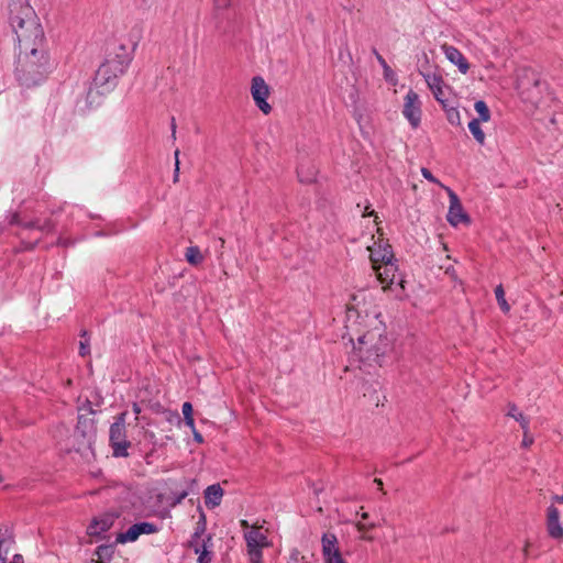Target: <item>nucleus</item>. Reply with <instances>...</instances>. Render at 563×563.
<instances>
[{
  "label": "nucleus",
  "instance_id": "obj_1",
  "mask_svg": "<svg viewBox=\"0 0 563 563\" xmlns=\"http://www.w3.org/2000/svg\"><path fill=\"white\" fill-rule=\"evenodd\" d=\"M9 24L15 34L18 49L30 53L45 46L43 27L27 0L10 1Z\"/></svg>",
  "mask_w": 563,
  "mask_h": 563
},
{
  "label": "nucleus",
  "instance_id": "obj_2",
  "mask_svg": "<svg viewBox=\"0 0 563 563\" xmlns=\"http://www.w3.org/2000/svg\"><path fill=\"white\" fill-rule=\"evenodd\" d=\"M48 73V56L45 47H37L27 53L19 49L15 66V76L24 87H33L41 84Z\"/></svg>",
  "mask_w": 563,
  "mask_h": 563
},
{
  "label": "nucleus",
  "instance_id": "obj_3",
  "mask_svg": "<svg viewBox=\"0 0 563 563\" xmlns=\"http://www.w3.org/2000/svg\"><path fill=\"white\" fill-rule=\"evenodd\" d=\"M362 361L383 365L384 357L391 351V342L382 327H375L357 336L354 345Z\"/></svg>",
  "mask_w": 563,
  "mask_h": 563
},
{
  "label": "nucleus",
  "instance_id": "obj_4",
  "mask_svg": "<svg viewBox=\"0 0 563 563\" xmlns=\"http://www.w3.org/2000/svg\"><path fill=\"white\" fill-rule=\"evenodd\" d=\"M126 411L119 413L110 426L109 442L112 448V454L115 457L129 456L128 450L131 446V442L126 437Z\"/></svg>",
  "mask_w": 563,
  "mask_h": 563
},
{
  "label": "nucleus",
  "instance_id": "obj_5",
  "mask_svg": "<svg viewBox=\"0 0 563 563\" xmlns=\"http://www.w3.org/2000/svg\"><path fill=\"white\" fill-rule=\"evenodd\" d=\"M545 86L539 75L532 69H522L518 76L517 87L527 100L537 103L540 100L542 88Z\"/></svg>",
  "mask_w": 563,
  "mask_h": 563
},
{
  "label": "nucleus",
  "instance_id": "obj_6",
  "mask_svg": "<svg viewBox=\"0 0 563 563\" xmlns=\"http://www.w3.org/2000/svg\"><path fill=\"white\" fill-rule=\"evenodd\" d=\"M126 69V59L123 62H113L106 59L96 71L93 82L97 87L114 86L117 78Z\"/></svg>",
  "mask_w": 563,
  "mask_h": 563
},
{
  "label": "nucleus",
  "instance_id": "obj_7",
  "mask_svg": "<svg viewBox=\"0 0 563 563\" xmlns=\"http://www.w3.org/2000/svg\"><path fill=\"white\" fill-rule=\"evenodd\" d=\"M444 189L450 199L449 211L446 214L448 222L453 227H457L461 223L470 224L471 218L465 212L459 196L450 187H444Z\"/></svg>",
  "mask_w": 563,
  "mask_h": 563
},
{
  "label": "nucleus",
  "instance_id": "obj_8",
  "mask_svg": "<svg viewBox=\"0 0 563 563\" xmlns=\"http://www.w3.org/2000/svg\"><path fill=\"white\" fill-rule=\"evenodd\" d=\"M321 544L324 563H345L343 552L334 533H323Z\"/></svg>",
  "mask_w": 563,
  "mask_h": 563
},
{
  "label": "nucleus",
  "instance_id": "obj_9",
  "mask_svg": "<svg viewBox=\"0 0 563 563\" xmlns=\"http://www.w3.org/2000/svg\"><path fill=\"white\" fill-rule=\"evenodd\" d=\"M251 563H261L262 548L266 547L267 538L260 529L253 528L244 536Z\"/></svg>",
  "mask_w": 563,
  "mask_h": 563
},
{
  "label": "nucleus",
  "instance_id": "obj_10",
  "mask_svg": "<svg viewBox=\"0 0 563 563\" xmlns=\"http://www.w3.org/2000/svg\"><path fill=\"white\" fill-rule=\"evenodd\" d=\"M251 93L257 108L264 113L268 114L272 111L271 104L267 102L269 96V87L261 76H255L252 79Z\"/></svg>",
  "mask_w": 563,
  "mask_h": 563
},
{
  "label": "nucleus",
  "instance_id": "obj_11",
  "mask_svg": "<svg viewBox=\"0 0 563 563\" xmlns=\"http://www.w3.org/2000/svg\"><path fill=\"white\" fill-rule=\"evenodd\" d=\"M402 114L413 129L419 126L421 121V103L418 93L413 90H409L405 96Z\"/></svg>",
  "mask_w": 563,
  "mask_h": 563
},
{
  "label": "nucleus",
  "instance_id": "obj_12",
  "mask_svg": "<svg viewBox=\"0 0 563 563\" xmlns=\"http://www.w3.org/2000/svg\"><path fill=\"white\" fill-rule=\"evenodd\" d=\"M118 518L119 514L114 511H108L98 517H95L90 525L87 527V533L95 537L101 536L113 526Z\"/></svg>",
  "mask_w": 563,
  "mask_h": 563
},
{
  "label": "nucleus",
  "instance_id": "obj_13",
  "mask_svg": "<svg viewBox=\"0 0 563 563\" xmlns=\"http://www.w3.org/2000/svg\"><path fill=\"white\" fill-rule=\"evenodd\" d=\"M158 529L154 523L151 522H137L132 525L125 532H121L117 536V542L125 543L135 541L141 534H151L156 532Z\"/></svg>",
  "mask_w": 563,
  "mask_h": 563
},
{
  "label": "nucleus",
  "instance_id": "obj_14",
  "mask_svg": "<svg viewBox=\"0 0 563 563\" xmlns=\"http://www.w3.org/2000/svg\"><path fill=\"white\" fill-rule=\"evenodd\" d=\"M547 530L551 538L561 539L563 538V527L560 522L559 509L551 505L547 510Z\"/></svg>",
  "mask_w": 563,
  "mask_h": 563
},
{
  "label": "nucleus",
  "instance_id": "obj_15",
  "mask_svg": "<svg viewBox=\"0 0 563 563\" xmlns=\"http://www.w3.org/2000/svg\"><path fill=\"white\" fill-rule=\"evenodd\" d=\"M395 262L396 260L373 267L376 272L378 280L382 284L391 286L394 283H396L398 267Z\"/></svg>",
  "mask_w": 563,
  "mask_h": 563
},
{
  "label": "nucleus",
  "instance_id": "obj_16",
  "mask_svg": "<svg viewBox=\"0 0 563 563\" xmlns=\"http://www.w3.org/2000/svg\"><path fill=\"white\" fill-rule=\"evenodd\" d=\"M373 267L386 262L395 261L393 249L388 243L380 241L377 247H369Z\"/></svg>",
  "mask_w": 563,
  "mask_h": 563
},
{
  "label": "nucleus",
  "instance_id": "obj_17",
  "mask_svg": "<svg viewBox=\"0 0 563 563\" xmlns=\"http://www.w3.org/2000/svg\"><path fill=\"white\" fill-rule=\"evenodd\" d=\"M445 57L454 65L457 66L462 74H466L470 69V65L464 55L452 45L442 46Z\"/></svg>",
  "mask_w": 563,
  "mask_h": 563
},
{
  "label": "nucleus",
  "instance_id": "obj_18",
  "mask_svg": "<svg viewBox=\"0 0 563 563\" xmlns=\"http://www.w3.org/2000/svg\"><path fill=\"white\" fill-rule=\"evenodd\" d=\"M424 79L428 84V87L431 89L434 98L437 101H439L441 104H444L446 102V99H444V91L442 88L443 79L440 75L437 74H427L424 75Z\"/></svg>",
  "mask_w": 563,
  "mask_h": 563
},
{
  "label": "nucleus",
  "instance_id": "obj_19",
  "mask_svg": "<svg viewBox=\"0 0 563 563\" xmlns=\"http://www.w3.org/2000/svg\"><path fill=\"white\" fill-rule=\"evenodd\" d=\"M89 415L79 413L76 430L84 438H90L96 433V421L92 418L88 417Z\"/></svg>",
  "mask_w": 563,
  "mask_h": 563
},
{
  "label": "nucleus",
  "instance_id": "obj_20",
  "mask_svg": "<svg viewBox=\"0 0 563 563\" xmlns=\"http://www.w3.org/2000/svg\"><path fill=\"white\" fill-rule=\"evenodd\" d=\"M223 489L219 484H212L205 490V504L208 508H214L221 504Z\"/></svg>",
  "mask_w": 563,
  "mask_h": 563
},
{
  "label": "nucleus",
  "instance_id": "obj_21",
  "mask_svg": "<svg viewBox=\"0 0 563 563\" xmlns=\"http://www.w3.org/2000/svg\"><path fill=\"white\" fill-rule=\"evenodd\" d=\"M185 257L191 265H199L203 261V255L198 246H189L186 249Z\"/></svg>",
  "mask_w": 563,
  "mask_h": 563
},
{
  "label": "nucleus",
  "instance_id": "obj_22",
  "mask_svg": "<svg viewBox=\"0 0 563 563\" xmlns=\"http://www.w3.org/2000/svg\"><path fill=\"white\" fill-rule=\"evenodd\" d=\"M481 121L479 119H473L470 123H468V129L471 131V133L473 134L474 139L481 144V145H484L485 143V133L483 132V130L481 129Z\"/></svg>",
  "mask_w": 563,
  "mask_h": 563
},
{
  "label": "nucleus",
  "instance_id": "obj_23",
  "mask_svg": "<svg viewBox=\"0 0 563 563\" xmlns=\"http://www.w3.org/2000/svg\"><path fill=\"white\" fill-rule=\"evenodd\" d=\"M442 107L445 111L448 121L452 125H460L461 124V115H460V111L457 110V108L449 106L448 101L444 104H442Z\"/></svg>",
  "mask_w": 563,
  "mask_h": 563
},
{
  "label": "nucleus",
  "instance_id": "obj_24",
  "mask_svg": "<svg viewBox=\"0 0 563 563\" xmlns=\"http://www.w3.org/2000/svg\"><path fill=\"white\" fill-rule=\"evenodd\" d=\"M508 416L518 421L522 429L529 428V420L521 412H519L515 404L509 405Z\"/></svg>",
  "mask_w": 563,
  "mask_h": 563
},
{
  "label": "nucleus",
  "instance_id": "obj_25",
  "mask_svg": "<svg viewBox=\"0 0 563 563\" xmlns=\"http://www.w3.org/2000/svg\"><path fill=\"white\" fill-rule=\"evenodd\" d=\"M474 108H475L476 112L478 113L477 119H479V121H483V122L489 121L490 111L485 101H483V100L476 101Z\"/></svg>",
  "mask_w": 563,
  "mask_h": 563
},
{
  "label": "nucleus",
  "instance_id": "obj_26",
  "mask_svg": "<svg viewBox=\"0 0 563 563\" xmlns=\"http://www.w3.org/2000/svg\"><path fill=\"white\" fill-rule=\"evenodd\" d=\"M197 486V482L195 479L189 481V488L183 489L181 492L174 493V500L172 503L173 506L180 504L191 492L195 490Z\"/></svg>",
  "mask_w": 563,
  "mask_h": 563
},
{
  "label": "nucleus",
  "instance_id": "obj_27",
  "mask_svg": "<svg viewBox=\"0 0 563 563\" xmlns=\"http://www.w3.org/2000/svg\"><path fill=\"white\" fill-rule=\"evenodd\" d=\"M118 52L115 53L114 57H111L109 55L108 59H112L113 62H123V59H126V67L129 66L131 62V55L128 52L126 47L122 44L118 46Z\"/></svg>",
  "mask_w": 563,
  "mask_h": 563
},
{
  "label": "nucleus",
  "instance_id": "obj_28",
  "mask_svg": "<svg viewBox=\"0 0 563 563\" xmlns=\"http://www.w3.org/2000/svg\"><path fill=\"white\" fill-rule=\"evenodd\" d=\"M495 296L497 299V302L500 307V309L504 312H508L510 310V306L508 305L506 298H505V291L501 285H498L495 289Z\"/></svg>",
  "mask_w": 563,
  "mask_h": 563
},
{
  "label": "nucleus",
  "instance_id": "obj_29",
  "mask_svg": "<svg viewBox=\"0 0 563 563\" xmlns=\"http://www.w3.org/2000/svg\"><path fill=\"white\" fill-rule=\"evenodd\" d=\"M56 228V223L51 219H45L44 221H41L38 219V227L37 230L41 232L49 233L53 232Z\"/></svg>",
  "mask_w": 563,
  "mask_h": 563
},
{
  "label": "nucleus",
  "instance_id": "obj_30",
  "mask_svg": "<svg viewBox=\"0 0 563 563\" xmlns=\"http://www.w3.org/2000/svg\"><path fill=\"white\" fill-rule=\"evenodd\" d=\"M202 550L200 551V548H196L195 552L199 553L198 556V563H209L211 561V552L207 550L206 544L203 543L201 545Z\"/></svg>",
  "mask_w": 563,
  "mask_h": 563
},
{
  "label": "nucleus",
  "instance_id": "obj_31",
  "mask_svg": "<svg viewBox=\"0 0 563 563\" xmlns=\"http://www.w3.org/2000/svg\"><path fill=\"white\" fill-rule=\"evenodd\" d=\"M112 552V548L110 545H101L97 550V554L99 560H92V563H103L102 559L107 558Z\"/></svg>",
  "mask_w": 563,
  "mask_h": 563
},
{
  "label": "nucleus",
  "instance_id": "obj_32",
  "mask_svg": "<svg viewBox=\"0 0 563 563\" xmlns=\"http://www.w3.org/2000/svg\"><path fill=\"white\" fill-rule=\"evenodd\" d=\"M421 174H422V176H423L426 179H428L429 181H431V183H433V184H438V185H440L442 188H444V187H445L444 185H442V184H441V183H440V181H439V180H438V179L432 175V173H431L428 168L422 167V168H421Z\"/></svg>",
  "mask_w": 563,
  "mask_h": 563
},
{
  "label": "nucleus",
  "instance_id": "obj_33",
  "mask_svg": "<svg viewBox=\"0 0 563 563\" xmlns=\"http://www.w3.org/2000/svg\"><path fill=\"white\" fill-rule=\"evenodd\" d=\"M378 63L380 64L382 68L384 69V76L386 79L389 78V76L393 74L391 68L385 60V58L382 55H378Z\"/></svg>",
  "mask_w": 563,
  "mask_h": 563
},
{
  "label": "nucleus",
  "instance_id": "obj_34",
  "mask_svg": "<svg viewBox=\"0 0 563 563\" xmlns=\"http://www.w3.org/2000/svg\"><path fill=\"white\" fill-rule=\"evenodd\" d=\"M90 344H89V339H85V340H81L79 342V355L80 356H86L90 353Z\"/></svg>",
  "mask_w": 563,
  "mask_h": 563
},
{
  "label": "nucleus",
  "instance_id": "obj_35",
  "mask_svg": "<svg viewBox=\"0 0 563 563\" xmlns=\"http://www.w3.org/2000/svg\"><path fill=\"white\" fill-rule=\"evenodd\" d=\"M81 411H86V415L97 413V410L92 408V404L88 399L82 404V406L79 407V413H82Z\"/></svg>",
  "mask_w": 563,
  "mask_h": 563
},
{
  "label": "nucleus",
  "instance_id": "obj_36",
  "mask_svg": "<svg viewBox=\"0 0 563 563\" xmlns=\"http://www.w3.org/2000/svg\"><path fill=\"white\" fill-rule=\"evenodd\" d=\"M179 150L177 148L175 152H174V156H175V169H174V183H177L178 181V177H179Z\"/></svg>",
  "mask_w": 563,
  "mask_h": 563
},
{
  "label": "nucleus",
  "instance_id": "obj_37",
  "mask_svg": "<svg viewBox=\"0 0 563 563\" xmlns=\"http://www.w3.org/2000/svg\"><path fill=\"white\" fill-rule=\"evenodd\" d=\"M22 229H25V230H33V229H36L37 230V227H38V219H35V220H22V223L20 225Z\"/></svg>",
  "mask_w": 563,
  "mask_h": 563
},
{
  "label": "nucleus",
  "instance_id": "obj_38",
  "mask_svg": "<svg viewBox=\"0 0 563 563\" xmlns=\"http://www.w3.org/2000/svg\"><path fill=\"white\" fill-rule=\"evenodd\" d=\"M290 561L298 562L302 561L303 563H309L307 556L302 555L298 550H292L290 553Z\"/></svg>",
  "mask_w": 563,
  "mask_h": 563
},
{
  "label": "nucleus",
  "instance_id": "obj_39",
  "mask_svg": "<svg viewBox=\"0 0 563 563\" xmlns=\"http://www.w3.org/2000/svg\"><path fill=\"white\" fill-rule=\"evenodd\" d=\"M181 411H183L184 418L192 417V412H194L192 405L188 401L184 402Z\"/></svg>",
  "mask_w": 563,
  "mask_h": 563
},
{
  "label": "nucleus",
  "instance_id": "obj_40",
  "mask_svg": "<svg viewBox=\"0 0 563 563\" xmlns=\"http://www.w3.org/2000/svg\"><path fill=\"white\" fill-rule=\"evenodd\" d=\"M22 219L20 218V214L18 212L11 213L9 216V224L10 225H21Z\"/></svg>",
  "mask_w": 563,
  "mask_h": 563
},
{
  "label": "nucleus",
  "instance_id": "obj_41",
  "mask_svg": "<svg viewBox=\"0 0 563 563\" xmlns=\"http://www.w3.org/2000/svg\"><path fill=\"white\" fill-rule=\"evenodd\" d=\"M522 430H523L522 445L525 448H528V446H530L533 443V439L529 435V428L528 429H522Z\"/></svg>",
  "mask_w": 563,
  "mask_h": 563
},
{
  "label": "nucleus",
  "instance_id": "obj_42",
  "mask_svg": "<svg viewBox=\"0 0 563 563\" xmlns=\"http://www.w3.org/2000/svg\"><path fill=\"white\" fill-rule=\"evenodd\" d=\"M137 5L143 10H148L155 2V0H136Z\"/></svg>",
  "mask_w": 563,
  "mask_h": 563
},
{
  "label": "nucleus",
  "instance_id": "obj_43",
  "mask_svg": "<svg viewBox=\"0 0 563 563\" xmlns=\"http://www.w3.org/2000/svg\"><path fill=\"white\" fill-rule=\"evenodd\" d=\"M452 280H457V275H456V271L454 268V266L450 265L445 268V272H444Z\"/></svg>",
  "mask_w": 563,
  "mask_h": 563
},
{
  "label": "nucleus",
  "instance_id": "obj_44",
  "mask_svg": "<svg viewBox=\"0 0 563 563\" xmlns=\"http://www.w3.org/2000/svg\"><path fill=\"white\" fill-rule=\"evenodd\" d=\"M231 3V0H214L217 9H227Z\"/></svg>",
  "mask_w": 563,
  "mask_h": 563
},
{
  "label": "nucleus",
  "instance_id": "obj_45",
  "mask_svg": "<svg viewBox=\"0 0 563 563\" xmlns=\"http://www.w3.org/2000/svg\"><path fill=\"white\" fill-rule=\"evenodd\" d=\"M56 244L58 246H63V247H67L69 245H73V242L69 240V239H66V238H58Z\"/></svg>",
  "mask_w": 563,
  "mask_h": 563
},
{
  "label": "nucleus",
  "instance_id": "obj_46",
  "mask_svg": "<svg viewBox=\"0 0 563 563\" xmlns=\"http://www.w3.org/2000/svg\"><path fill=\"white\" fill-rule=\"evenodd\" d=\"M192 434H194V440L196 442H198V443H202L203 442V437L196 429L192 430Z\"/></svg>",
  "mask_w": 563,
  "mask_h": 563
},
{
  "label": "nucleus",
  "instance_id": "obj_47",
  "mask_svg": "<svg viewBox=\"0 0 563 563\" xmlns=\"http://www.w3.org/2000/svg\"><path fill=\"white\" fill-rule=\"evenodd\" d=\"M186 426H188L191 430L195 428V420L194 417L184 418Z\"/></svg>",
  "mask_w": 563,
  "mask_h": 563
},
{
  "label": "nucleus",
  "instance_id": "obj_48",
  "mask_svg": "<svg viewBox=\"0 0 563 563\" xmlns=\"http://www.w3.org/2000/svg\"><path fill=\"white\" fill-rule=\"evenodd\" d=\"M170 130H172V137L175 140L176 139V121H175L174 117L172 118Z\"/></svg>",
  "mask_w": 563,
  "mask_h": 563
},
{
  "label": "nucleus",
  "instance_id": "obj_49",
  "mask_svg": "<svg viewBox=\"0 0 563 563\" xmlns=\"http://www.w3.org/2000/svg\"><path fill=\"white\" fill-rule=\"evenodd\" d=\"M132 410L136 415V417L141 413V407L137 402L132 404Z\"/></svg>",
  "mask_w": 563,
  "mask_h": 563
},
{
  "label": "nucleus",
  "instance_id": "obj_50",
  "mask_svg": "<svg viewBox=\"0 0 563 563\" xmlns=\"http://www.w3.org/2000/svg\"><path fill=\"white\" fill-rule=\"evenodd\" d=\"M298 177H299V180L301 183H310V181H312V178H303L300 170H298Z\"/></svg>",
  "mask_w": 563,
  "mask_h": 563
},
{
  "label": "nucleus",
  "instance_id": "obj_51",
  "mask_svg": "<svg viewBox=\"0 0 563 563\" xmlns=\"http://www.w3.org/2000/svg\"><path fill=\"white\" fill-rule=\"evenodd\" d=\"M552 499L555 503L563 504V494L561 496L560 495H555V496H553Z\"/></svg>",
  "mask_w": 563,
  "mask_h": 563
},
{
  "label": "nucleus",
  "instance_id": "obj_52",
  "mask_svg": "<svg viewBox=\"0 0 563 563\" xmlns=\"http://www.w3.org/2000/svg\"><path fill=\"white\" fill-rule=\"evenodd\" d=\"M80 336H81L82 340L88 339L87 338L88 336V331L87 330H81Z\"/></svg>",
  "mask_w": 563,
  "mask_h": 563
},
{
  "label": "nucleus",
  "instance_id": "obj_53",
  "mask_svg": "<svg viewBox=\"0 0 563 563\" xmlns=\"http://www.w3.org/2000/svg\"><path fill=\"white\" fill-rule=\"evenodd\" d=\"M374 483L378 486V488H382L383 486V481L380 478H375L374 479Z\"/></svg>",
  "mask_w": 563,
  "mask_h": 563
},
{
  "label": "nucleus",
  "instance_id": "obj_54",
  "mask_svg": "<svg viewBox=\"0 0 563 563\" xmlns=\"http://www.w3.org/2000/svg\"><path fill=\"white\" fill-rule=\"evenodd\" d=\"M357 529L358 530H364V529H366V526L364 523H362V522H358L357 523Z\"/></svg>",
  "mask_w": 563,
  "mask_h": 563
},
{
  "label": "nucleus",
  "instance_id": "obj_55",
  "mask_svg": "<svg viewBox=\"0 0 563 563\" xmlns=\"http://www.w3.org/2000/svg\"><path fill=\"white\" fill-rule=\"evenodd\" d=\"M373 53H374V56L376 57V59L378 60V55H380L376 48H373Z\"/></svg>",
  "mask_w": 563,
  "mask_h": 563
},
{
  "label": "nucleus",
  "instance_id": "obj_56",
  "mask_svg": "<svg viewBox=\"0 0 563 563\" xmlns=\"http://www.w3.org/2000/svg\"><path fill=\"white\" fill-rule=\"evenodd\" d=\"M201 521H202V530L205 529V515H201Z\"/></svg>",
  "mask_w": 563,
  "mask_h": 563
},
{
  "label": "nucleus",
  "instance_id": "obj_57",
  "mask_svg": "<svg viewBox=\"0 0 563 563\" xmlns=\"http://www.w3.org/2000/svg\"><path fill=\"white\" fill-rule=\"evenodd\" d=\"M241 525H242L243 527H249V523H247V521H246V520H242V521H241Z\"/></svg>",
  "mask_w": 563,
  "mask_h": 563
},
{
  "label": "nucleus",
  "instance_id": "obj_58",
  "mask_svg": "<svg viewBox=\"0 0 563 563\" xmlns=\"http://www.w3.org/2000/svg\"><path fill=\"white\" fill-rule=\"evenodd\" d=\"M367 518H368V514H366V512L362 514V519H363V520H365V519H367Z\"/></svg>",
  "mask_w": 563,
  "mask_h": 563
},
{
  "label": "nucleus",
  "instance_id": "obj_59",
  "mask_svg": "<svg viewBox=\"0 0 563 563\" xmlns=\"http://www.w3.org/2000/svg\"><path fill=\"white\" fill-rule=\"evenodd\" d=\"M36 243H37V242L30 244V246H29L27 249H30V250L34 249V246L36 245Z\"/></svg>",
  "mask_w": 563,
  "mask_h": 563
}]
</instances>
